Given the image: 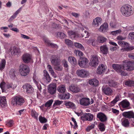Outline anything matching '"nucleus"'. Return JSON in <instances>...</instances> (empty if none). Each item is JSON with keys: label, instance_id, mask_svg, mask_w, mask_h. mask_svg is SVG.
I'll return each instance as SVG.
<instances>
[{"label": "nucleus", "instance_id": "1", "mask_svg": "<svg viewBox=\"0 0 134 134\" xmlns=\"http://www.w3.org/2000/svg\"><path fill=\"white\" fill-rule=\"evenodd\" d=\"M120 11L124 16H129L133 14L134 10L131 6L125 4L121 7Z\"/></svg>", "mask_w": 134, "mask_h": 134}, {"label": "nucleus", "instance_id": "2", "mask_svg": "<svg viewBox=\"0 0 134 134\" xmlns=\"http://www.w3.org/2000/svg\"><path fill=\"white\" fill-rule=\"evenodd\" d=\"M112 66L115 70L122 76H125L127 75V72L124 70L122 65L113 64Z\"/></svg>", "mask_w": 134, "mask_h": 134}, {"label": "nucleus", "instance_id": "3", "mask_svg": "<svg viewBox=\"0 0 134 134\" xmlns=\"http://www.w3.org/2000/svg\"><path fill=\"white\" fill-rule=\"evenodd\" d=\"M19 71L21 76H25L29 74L30 69L28 66L26 65H23L22 68L20 69Z\"/></svg>", "mask_w": 134, "mask_h": 134}, {"label": "nucleus", "instance_id": "4", "mask_svg": "<svg viewBox=\"0 0 134 134\" xmlns=\"http://www.w3.org/2000/svg\"><path fill=\"white\" fill-rule=\"evenodd\" d=\"M133 62L129 61L122 65L124 70L130 71L134 69V66L133 65Z\"/></svg>", "mask_w": 134, "mask_h": 134}, {"label": "nucleus", "instance_id": "5", "mask_svg": "<svg viewBox=\"0 0 134 134\" xmlns=\"http://www.w3.org/2000/svg\"><path fill=\"white\" fill-rule=\"evenodd\" d=\"M88 59L85 57L80 58L78 62V64L79 66L82 68H86L87 66Z\"/></svg>", "mask_w": 134, "mask_h": 134}, {"label": "nucleus", "instance_id": "6", "mask_svg": "<svg viewBox=\"0 0 134 134\" xmlns=\"http://www.w3.org/2000/svg\"><path fill=\"white\" fill-rule=\"evenodd\" d=\"M98 57L95 55H93L91 58V61L90 63V65L91 66L95 67L98 65Z\"/></svg>", "mask_w": 134, "mask_h": 134}, {"label": "nucleus", "instance_id": "7", "mask_svg": "<svg viewBox=\"0 0 134 134\" xmlns=\"http://www.w3.org/2000/svg\"><path fill=\"white\" fill-rule=\"evenodd\" d=\"M76 73L78 76L82 77H86L89 75L88 72L83 69L77 70Z\"/></svg>", "mask_w": 134, "mask_h": 134}, {"label": "nucleus", "instance_id": "8", "mask_svg": "<svg viewBox=\"0 0 134 134\" xmlns=\"http://www.w3.org/2000/svg\"><path fill=\"white\" fill-rule=\"evenodd\" d=\"M51 63L54 66L59 65L60 63V61L58 58L57 55H52L51 59Z\"/></svg>", "mask_w": 134, "mask_h": 134}, {"label": "nucleus", "instance_id": "9", "mask_svg": "<svg viewBox=\"0 0 134 134\" xmlns=\"http://www.w3.org/2000/svg\"><path fill=\"white\" fill-rule=\"evenodd\" d=\"M22 58L23 62L25 63H29L32 60L31 55L27 53L23 54Z\"/></svg>", "mask_w": 134, "mask_h": 134}, {"label": "nucleus", "instance_id": "10", "mask_svg": "<svg viewBox=\"0 0 134 134\" xmlns=\"http://www.w3.org/2000/svg\"><path fill=\"white\" fill-rule=\"evenodd\" d=\"M93 116L90 113H85L81 116V119L83 121H91L93 119Z\"/></svg>", "mask_w": 134, "mask_h": 134}, {"label": "nucleus", "instance_id": "11", "mask_svg": "<svg viewBox=\"0 0 134 134\" xmlns=\"http://www.w3.org/2000/svg\"><path fill=\"white\" fill-rule=\"evenodd\" d=\"M23 87L25 90L26 92L27 93H31L34 91L32 87L29 84L26 83L23 86Z\"/></svg>", "mask_w": 134, "mask_h": 134}, {"label": "nucleus", "instance_id": "12", "mask_svg": "<svg viewBox=\"0 0 134 134\" xmlns=\"http://www.w3.org/2000/svg\"><path fill=\"white\" fill-rule=\"evenodd\" d=\"M48 91L51 94L55 93L56 91V84L55 83L51 84L48 86Z\"/></svg>", "mask_w": 134, "mask_h": 134}, {"label": "nucleus", "instance_id": "13", "mask_svg": "<svg viewBox=\"0 0 134 134\" xmlns=\"http://www.w3.org/2000/svg\"><path fill=\"white\" fill-rule=\"evenodd\" d=\"M97 117L102 122H105L107 120V118L106 115L103 113L99 112L97 115Z\"/></svg>", "mask_w": 134, "mask_h": 134}, {"label": "nucleus", "instance_id": "14", "mask_svg": "<svg viewBox=\"0 0 134 134\" xmlns=\"http://www.w3.org/2000/svg\"><path fill=\"white\" fill-rule=\"evenodd\" d=\"M101 18L99 17H97L94 19L92 23V25L94 27H97L101 24Z\"/></svg>", "mask_w": 134, "mask_h": 134}, {"label": "nucleus", "instance_id": "15", "mask_svg": "<svg viewBox=\"0 0 134 134\" xmlns=\"http://www.w3.org/2000/svg\"><path fill=\"white\" fill-rule=\"evenodd\" d=\"M123 116L129 119L134 118V113L132 111L125 112L122 113Z\"/></svg>", "mask_w": 134, "mask_h": 134}, {"label": "nucleus", "instance_id": "16", "mask_svg": "<svg viewBox=\"0 0 134 134\" xmlns=\"http://www.w3.org/2000/svg\"><path fill=\"white\" fill-rule=\"evenodd\" d=\"M44 41L48 46L57 49L58 48V46L56 44L51 43L50 41L48 39L44 38Z\"/></svg>", "mask_w": 134, "mask_h": 134}, {"label": "nucleus", "instance_id": "17", "mask_svg": "<svg viewBox=\"0 0 134 134\" xmlns=\"http://www.w3.org/2000/svg\"><path fill=\"white\" fill-rule=\"evenodd\" d=\"M101 52L103 54L106 55L108 53V49L106 45H103L100 47Z\"/></svg>", "mask_w": 134, "mask_h": 134}, {"label": "nucleus", "instance_id": "18", "mask_svg": "<svg viewBox=\"0 0 134 134\" xmlns=\"http://www.w3.org/2000/svg\"><path fill=\"white\" fill-rule=\"evenodd\" d=\"M105 70V66L103 64L99 65L97 69V72L98 74H101L104 72Z\"/></svg>", "mask_w": 134, "mask_h": 134}, {"label": "nucleus", "instance_id": "19", "mask_svg": "<svg viewBox=\"0 0 134 134\" xmlns=\"http://www.w3.org/2000/svg\"><path fill=\"white\" fill-rule=\"evenodd\" d=\"M108 25L107 23H105L102 25L99 29V31L101 32H106L108 30Z\"/></svg>", "mask_w": 134, "mask_h": 134}, {"label": "nucleus", "instance_id": "20", "mask_svg": "<svg viewBox=\"0 0 134 134\" xmlns=\"http://www.w3.org/2000/svg\"><path fill=\"white\" fill-rule=\"evenodd\" d=\"M68 89L74 93L78 92L80 90V89L79 88L76 86L73 85H71L69 86Z\"/></svg>", "mask_w": 134, "mask_h": 134}, {"label": "nucleus", "instance_id": "21", "mask_svg": "<svg viewBox=\"0 0 134 134\" xmlns=\"http://www.w3.org/2000/svg\"><path fill=\"white\" fill-rule=\"evenodd\" d=\"M58 91L61 93H64L66 91V87L64 85L61 84L58 86L57 88Z\"/></svg>", "mask_w": 134, "mask_h": 134}, {"label": "nucleus", "instance_id": "22", "mask_svg": "<svg viewBox=\"0 0 134 134\" xmlns=\"http://www.w3.org/2000/svg\"><path fill=\"white\" fill-rule=\"evenodd\" d=\"M43 75L46 79V83L50 82L51 79V78L48 73L45 70L43 71Z\"/></svg>", "mask_w": 134, "mask_h": 134}, {"label": "nucleus", "instance_id": "23", "mask_svg": "<svg viewBox=\"0 0 134 134\" xmlns=\"http://www.w3.org/2000/svg\"><path fill=\"white\" fill-rule=\"evenodd\" d=\"M70 97V94L69 93L64 94H60L58 95V98L60 99H68Z\"/></svg>", "mask_w": 134, "mask_h": 134}, {"label": "nucleus", "instance_id": "24", "mask_svg": "<svg viewBox=\"0 0 134 134\" xmlns=\"http://www.w3.org/2000/svg\"><path fill=\"white\" fill-rule=\"evenodd\" d=\"M103 90L104 93L107 95H110L112 93V90L109 87L104 88Z\"/></svg>", "mask_w": 134, "mask_h": 134}, {"label": "nucleus", "instance_id": "25", "mask_svg": "<svg viewBox=\"0 0 134 134\" xmlns=\"http://www.w3.org/2000/svg\"><path fill=\"white\" fill-rule=\"evenodd\" d=\"M89 83L91 85L95 86H97L99 84V81L96 79L90 80L89 81Z\"/></svg>", "mask_w": 134, "mask_h": 134}, {"label": "nucleus", "instance_id": "26", "mask_svg": "<svg viewBox=\"0 0 134 134\" xmlns=\"http://www.w3.org/2000/svg\"><path fill=\"white\" fill-rule=\"evenodd\" d=\"M68 61L73 65H76L77 64V62L75 59L72 57H69L68 58Z\"/></svg>", "mask_w": 134, "mask_h": 134}, {"label": "nucleus", "instance_id": "27", "mask_svg": "<svg viewBox=\"0 0 134 134\" xmlns=\"http://www.w3.org/2000/svg\"><path fill=\"white\" fill-rule=\"evenodd\" d=\"M16 71L14 69H11L10 71L9 75L12 79H14L16 77Z\"/></svg>", "mask_w": 134, "mask_h": 134}, {"label": "nucleus", "instance_id": "28", "mask_svg": "<svg viewBox=\"0 0 134 134\" xmlns=\"http://www.w3.org/2000/svg\"><path fill=\"white\" fill-rule=\"evenodd\" d=\"M65 104L68 108H71L72 109H74L75 108V105L73 103L70 101L65 102Z\"/></svg>", "mask_w": 134, "mask_h": 134}, {"label": "nucleus", "instance_id": "29", "mask_svg": "<svg viewBox=\"0 0 134 134\" xmlns=\"http://www.w3.org/2000/svg\"><path fill=\"white\" fill-rule=\"evenodd\" d=\"M97 40L99 43H103L105 42L107 40V39L103 36L100 35L98 37Z\"/></svg>", "mask_w": 134, "mask_h": 134}, {"label": "nucleus", "instance_id": "30", "mask_svg": "<svg viewBox=\"0 0 134 134\" xmlns=\"http://www.w3.org/2000/svg\"><path fill=\"white\" fill-rule=\"evenodd\" d=\"M121 121L122 125L125 127H128L129 125V122L128 120L126 118L122 119Z\"/></svg>", "mask_w": 134, "mask_h": 134}, {"label": "nucleus", "instance_id": "31", "mask_svg": "<svg viewBox=\"0 0 134 134\" xmlns=\"http://www.w3.org/2000/svg\"><path fill=\"white\" fill-rule=\"evenodd\" d=\"M47 68L49 72L51 75L54 78L56 77V75L55 74L54 71L53 70L51 66L49 65H48L47 66Z\"/></svg>", "mask_w": 134, "mask_h": 134}, {"label": "nucleus", "instance_id": "32", "mask_svg": "<svg viewBox=\"0 0 134 134\" xmlns=\"http://www.w3.org/2000/svg\"><path fill=\"white\" fill-rule=\"evenodd\" d=\"M80 104L82 105L87 106L93 103L94 101H80Z\"/></svg>", "mask_w": 134, "mask_h": 134}, {"label": "nucleus", "instance_id": "33", "mask_svg": "<svg viewBox=\"0 0 134 134\" xmlns=\"http://www.w3.org/2000/svg\"><path fill=\"white\" fill-rule=\"evenodd\" d=\"M120 104L123 108L127 107L130 105V103L128 101H122L120 102Z\"/></svg>", "mask_w": 134, "mask_h": 134}, {"label": "nucleus", "instance_id": "34", "mask_svg": "<svg viewBox=\"0 0 134 134\" xmlns=\"http://www.w3.org/2000/svg\"><path fill=\"white\" fill-rule=\"evenodd\" d=\"M12 100H24L25 99L20 96H18L13 97Z\"/></svg>", "mask_w": 134, "mask_h": 134}, {"label": "nucleus", "instance_id": "35", "mask_svg": "<svg viewBox=\"0 0 134 134\" xmlns=\"http://www.w3.org/2000/svg\"><path fill=\"white\" fill-rule=\"evenodd\" d=\"M98 127L99 130L101 131H104L105 129L104 124L102 122L99 123L98 126Z\"/></svg>", "mask_w": 134, "mask_h": 134}, {"label": "nucleus", "instance_id": "36", "mask_svg": "<svg viewBox=\"0 0 134 134\" xmlns=\"http://www.w3.org/2000/svg\"><path fill=\"white\" fill-rule=\"evenodd\" d=\"M6 63V61L4 59H2L0 64V70H2L5 68Z\"/></svg>", "mask_w": 134, "mask_h": 134}, {"label": "nucleus", "instance_id": "37", "mask_svg": "<svg viewBox=\"0 0 134 134\" xmlns=\"http://www.w3.org/2000/svg\"><path fill=\"white\" fill-rule=\"evenodd\" d=\"M31 116L35 119H38V114L34 110H32L31 111Z\"/></svg>", "mask_w": 134, "mask_h": 134}, {"label": "nucleus", "instance_id": "38", "mask_svg": "<svg viewBox=\"0 0 134 134\" xmlns=\"http://www.w3.org/2000/svg\"><path fill=\"white\" fill-rule=\"evenodd\" d=\"M65 43L69 47H71L73 45L72 41L69 39H65Z\"/></svg>", "mask_w": 134, "mask_h": 134}, {"label": "nucleus", "instance_id": "39", "mask_svg": "<svg viewBox=\"0 0 134 134\" xmlns=\"http://www.w3.org/2000/svg\"><path fill=\"white\" fill-rule=\"evenodd\" d=\"M53 101H47L44 105L43 104L40 107V108L41 109L42 108V107H43L44 105L46 107H50L51 106Z\"/></svg>", "mask_w": 134, "mask_h": 134}, {"label": "nucleus", "instance_id": "40", "mask_svg": "<svg viewBox=\"0 0 134 134\" xmlns=\"http://www.w3.org/2000/svg\"><path fill=\"white\" fill-rule=\"evenodd\" d=\"M33 80L34 82L36 84L37 83V81L39 80V79L38 78V76L36 75V71H35L34 73Z\"/></svg>", "mask_w": 134, "mask_h": 134}, {"label": "nucleus", "instance_id": "41", "mask_svg": "<svg viewBox=\"0 0 134 134\" xmlns=\"http://www.w3.org/2000/svg\"><path fill=\"white\" fill-rule=\"evenodd\" d=\"M125 84L130 86H134V81H126L125 82Z\"/></svg>", "mask_w": 134, "mask_h": 134}, {"label": "nucleus", "instance_id": "42", "mask_svg": "<svg viewBox=\"0 0 134 134\" xmlns=\"http://www.w3.org/2000/svg\"><path fill=\"white\" fill-rule=\"evenodd\" d=\"M90 35V34L88 31L86 30H85L81 34L82 37H85V38L88 37Z\"/></svg>", "mask_w": 134, "mask_h": 134}, {"label": "nucleus", "instance_id": "43", "mask_svg": "<svg viewBox=\"0 0 134 134\" xmlns=\"http://www.w3.org/2000/svg\"><path fill=\"white\" fill-rule=\"evenodd\" d=\"M57 35L58 37L61 39L63 38L66 36V35L64 33L59 32L57 33Z\"/></svg>", "mask_w": 134, "mask_h": 134}, {"label": "nucleus", "instance_id": "44", "mask_svg": "<svg viewBox=\"0 0 134 134\" xmlns=\"http://www.w3.org/2000/svg\"><path fill=\"white\" fill-rule=\"evenodd\" d=\"M68 33L69 36H71V38H75L76 36L75 33L72 31H68Z\"/></svg>", "mask_w": 134, "mask_h": 134}, {"label": "nucleus", "instance_id": "45", "mask_svg": "<svg viewBox=\"0 0 134 134\" xmlns=\"http://www.w3.org/2000/svg\"><path fill=\"white\" fill-rule=\"evenodd\" d=\"M16 87V85H13L12 83L7 84H6V88L8 89H9L10 88L14 89Z\"/></svg>", "mask_w": 134, "mask_h": 134}, {"label": "nucleus", "instance_id": "46", "mask_svg": "<svg viewBox=\"0 0 134 134\" xmlns=\"http://www.w3.org/2000/svg\"><path fill=\"white\" fill-rule=\"evenodd\" d=\"M74 45L76 47L81 49L82 50L84 49V48L83 46L81 44L79 43L75 42V43Z\"/></svg>", "mask_w": 134, "mask_h": 134}, {"label": "nucleus", "instance_id": "47", "mask_svg": "<svg viewBox=\"0 0 134 134\" xmlns=\"http://www.w3.org/2000/svg\"><path fill=\"white\" fill-rule=\"evenodd\" d=\"M124 45L123 47V48L121 49V50L123 51H126L127 49L129 44L128 43L125 42V44H124Z\"/></svg>", "mask_w": 134, "mask_h": 134}, {"label": "nucleus", "instance_id": "48", "mask_svg": "<svg viewBox=\"0 0 134 134\" xmlns=\"http://www.w3.org/2000/svg\"><path fill=\"white\" fill-rule=\"evenodd\" d=\"M39 119L40 121L42 123L46 122L47 121V120L46 119L42 117L41 116L39 117Z\"/></svg>", "mask_w": 134, "mask_h": 134}, {"label": "nucleus", "instance_id": "49", "mask_svg": "<svg viewBox=\"0 0 134 134\" xmlns=\"http://www.w3.org/2000/svg\"><path fill=\"white\" fill-rule=\"evenodd\" d=\"M20 52V49L18 48L14 47V51L13 54L14 55H17Z\"/></svg>", "mask_w": 134, "mask_h": 134}, {"label": "nucleus", "instance_id": "50", "mask_svg": "<svg viewBox=\"0 0 134 134\" xmlns=\"http://www.w3.org/2000/svg\"><path fill=\"white\" fill-rule=\"evenodd\" d=\"M14 47H11L9 49L8 53L9 55H12L13 54V52L14 51Z\"/></svg>", "mask_w": 134, "mask_h": 134}, {"label": "nucleus", "instance_id": "51", "mask_svg": "<svg viewBox=\"0 0 134 134\" xmlns=\"http://www.w3.org/2000/svg\"><path fill=\"white\" fill-rule=\"evenodd\" d=\"M109 85L110 87H114L117 85L116 82L113 81H110L109 82Z\"/></svg>", "mask_w": 134, "mask_h": 134}, {"label": "nucleus", "instance_id": "52", "mask_svg": "<svg viewBox=\"0 0 134 134\" xmlns=\"http://www.w3.org/2000/svg\"><path fill=\"white\" fill-rule=\"evenodd\" d=\"M121 32L120 30H119L115 31H112L111 32V34L113 35H115L117 34L120 33Z\"/></svg>", "mask_w": 134, "mask_h": 134}, {"label": "nucleus", "instance_id": "53", "mask_svg": "<svg viewBox=\"0 0 134 134\" xmlns=\"http://www.w3.org/2000/svg\"><path fill=\"white\" fill-rule=\"evenodd\" d=\"M6 101H0V105L2 108L5 107L7 105Z\"/></svg>", "mask_w": 134, "mask_h": 134}, {"label": "nucleus", "instance_id": "54", "mask_svg": "<svg viewBox=\"0 0 134 134\" xmlns=\"http://www.w3.org/2000/svg\"><path fill=\"white\" fill-rule=\"evenodd\" d=\"M6 84L4 82H2L1 83L0 85V87L2 90V91H4V89L5 87H6Z\"/></svg>", "mask_w": 134, "mask_h": 134}, {"label": "nucleus", "instance_id": "55", "mask_svg": "<svg viewBox=\"0 0 134 134\" xmlns=\"http://www.w3.org/2000/svg\"><path fill=\"white\" fill-rule=\"evenodd\" d=\"M110 26L113 28L116 27V23L114 21H111L110 24Z\"/></svg>", "mask_w": 134, "mask_h": 134}, {"label": "nucleus", "instance_id": "56", "mask_svg": "<svg viewBox=\"0 0 134 134\" xmlns=\"http://www.w3.org/2000/svg\"><path fill=\"white\" fill-rule=\"evenodd\" d=\"M76 55L77 56L78 55V56H82L83 55V53L79 51H76L75 52Z\"/></svg>", "mask_w": 134, "mask_h": 134}, {"label": "nucleus", "instance_id": "57", "mask_svg": "<svg viewBox=\"0 0 134 134\" xmlns=\"http://www.w3.org/2000/svg\"><path fill=\"white\" fill-rule=\"evenodd\" d=\"M118 101H111L110 103H108L107 104H106L109 106L112 107Z\"/></svg>", "mask_w": 134, "mask_h": 134}, {"label": "nucleus", "instance_id": "58", "mask_svg": "<svg viewBox=\"0 0 134 134\" xmlns=\"http://www.w3.org/2000/svg\"><path fill=\"white\" fill-rule=\"evenodd\" d=\"M82 95H79L78 97H81L82 98L81 99L80 98L79 100H89L90 99L89 98H82L81 97Z\"/></svg>", "mask_w": 134, "mask_h": 134}, {"label": "nucleus", "instance_id": "59", "mask_svg": "<svg viewBox=\"0 0 134 134\" xmlns=\"http://www.w3.org/2000/svg\"><path fill=\"white\" fill-rule=\"evenodd\" d=\"M13 124V121L12 120H9L7 122V125L10 127H12Z\"/></svg>", "mask_w": 134, "mask_h": 134}, {"label": "nucleus", "instance_id": "60", "mask_svg": "<svg viewBox=\"0 0 134 134\" xmlns=\"http://www.w3.org/2000/svg\"><path fill=\"white\" fill-rule=\"evenodd\" d=\"M15 105H21L23 104L24 101H15Z\"/></svg>", "mask_w": 134, "mask_h": 134}, {"label": "nucleus", "instance_id": "61", "mask_svg": "<svg viewBox=\"0 0 134 134\" xmlns=\"http://www.w3.org/2000/svg\"><path fill=\"white\" fill-rule=\"evenodd\" d=\"M62 101H55L53 104V106L54 107L55 106L59 105L62 103Z\"/></svg>", "mask_w": 134, "mask_h": 134}, {"label": "nucleus", "instance_id": "62", "mask_svg": "<svg viewBox=\"0 0 134 134\" xmlns=\"http://www.w3.org/2000/svg\"><path fill=\"white\" fill-rule=\"evenodd\" d=\"M62 64L64 65V66L66 68L68 67L67 62L65 60H64L62 61Z\"/></svg>", "mask_w": 134, "mask_h": 134}, {"label": "nucleus", "instance_id": "63", "mask_svg": "<svg viewBox=\"0 0 134 134\" xmlns=\"http://www.w3.org/2000/svg\"><path fill=\"white\" fill-rule=\"evenodd\" d=\"M95 126L94 125H92L90 126H88L86 129V130L87 131H89L90 130L93 128Z\"/></svg>", "mask_w": 134, "mask_h": 134}, {"label": "nucleus", "instance_id": "64", "mask_svg": "<svg viewBox=\"0 0 134 134\" xmlns=\"http://www.w3.org/2000/svg\"><path fill=\"white\" fill-rule=\"evenodd\" d=\"M55 66L54 68V69L58 71H61L62 70V68L60 66L58 65Z\"/></svg>", "mask_w": 134, "mask_h": 134}]
</instances>
